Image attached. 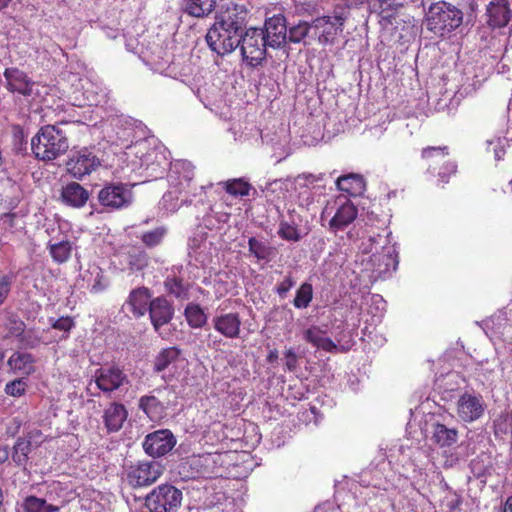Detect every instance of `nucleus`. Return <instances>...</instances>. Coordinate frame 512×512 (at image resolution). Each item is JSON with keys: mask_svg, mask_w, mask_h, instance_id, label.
<instances>
[{"mask_svg": "<svg viewBox=\"0 0 512 512\" xmlns=\"http://www.w3.org/2000/svg\"><path fill=\"white\" fill-rule=\"evenodd\" d=\"M189 255L199 264L206 266L212 262L213 244L207 239L206 234L195 233L188 243Z\"/></svg>", "mask_w": 512, "mask_h": 512, "instance_id": "5701e85b", "label": "nucleus"}, {"mask_svg": "<svg viewBox=\"0 0 512 512\" xmlns=\"http://www.w3.org/2000/svg\"><path fill=\"white\" fill-rule=\"evenodd\" d=\"M227 453H205L193 455L181 463L184 477L213 478L222 475L221 467Z\"/></svg>", "mask_w": 512, "mask_h": 512, "instance_id": "423d86ee", "label": "nucleus"}, {"mask_svg": "<svg viewBox=\"0 0 512 512\" xmlns=\"http://www.w3.org/2000/svg\"><path fill=\"white\" fill-rule=\"evenodd\" d=\"M51 327L55 330L62 332L58 341L66 340L69 338L71 330L75 327V321L70 316H62L58 319L50 318Z\"/></svg>", "mask_w": 512, "mask_h": 512, "instance_id": "864d4df0", "label": "nucleus"}, {"mask_svg": "<svg viewBox=\"0 0 512 512\" xmlns=\"http://www.w3.org/2000/svg\"><path fill=\"white\" fill-rule=\"evenodd\" d=\"M241 317L237 312L220 313L213 317V328L228 339H236L241 332Z\"/></svg>", "mask_w": 512, "mask_h": 512, "instance_id": "4be33fe9", "label": "nucleus"}, {"mask_svg": "<svg viewBox=\"0 0 512 512\" xmlns=\"http://www.w3.org/2000/svg\"><path fill=\"white\" fill-rule=\"evenodd\" d=\"M346 19L347 15L344 10H336L332 15L318 17L311 22L312 33L320 44H334L337 36L344 29Z\"/></svg>", "mask_w": 512, "mask_h": 512, "instance_id": "1a4fd4ad", "label": "nucleus"}, {"mask_svg": "<svg viewBox=\"0 0 512 512\" xmlns=\"http://www.w3.org/2000/svg\"><path fill=\"white\" fill-rule=\"evenodd\" d=\"M295 285V280L293 277L289 274L284 277V279L279 282L275 288L276 293L281 297H286L287 293L291 290L292 287Z\"/></svg>", "mask_w": 512, "mask_h": 512, "instance_id": "680f3d73", "label": "nucleus"}, {"mask_svg": "<svg viewBox=\"0 0 512 512\" xmlns=\"http://www.w3.org/2000/svg\"><path fill=\"white\" fill-rule=\"evenodd\" d=\"M285 367L288 371L293 372L298 367V356L293 348H289L284 352Z\"/></svg>", "mask_w": 512, "mask_h": 512, "instance_id": "0e129e2a", "label": "nucleus"}, {"mask_svg": "<svg viewBox=\"0 0 512 512\" xmlns=\"http://www.w3.org/2000/svg\"><path fill=\"white\" fill-rule=\"evenodd\" d=\"M10 291V280L7 276L0 277V304L4 302Z\"/></svg>", "mask_w": 512, "mask_h": 512, "instance_id": "774afa93", "label": "nucleus"}, {"mask_svg": "<svg viewBox=\"0 0 512 512\" xmlns=\"http://www.w3.org/2000/svg\"><path fill=\"white\" fill-rule=\"evenodd\" d=\"M180 349L177 347H168L162 349L156 356L154 361V370L162 372L172 363H174L180 356Z\"/></svg>", "mask_w": 512, "mask_h": 512, "instance_id": "37998d69", "label": "nucleus"}, {"mask_svg": "<svg viewBox=\"0 0 512 512\" xmlns=\"http://www.w3.org/2000/svg\"><path fill=\"white\" fill-rule=\"evenodd\" d=\"M35 357L26 351H14L7 360L8 371L21 377H28L35 372Z\"/></svg>", "mask_w": 512, "mask_h": 512, "instance_id": "393cba45", "label": "nucleus"}, {"mask_svg": "<svg viewBox=\"0 0 512 512\" xmlns=\"http://www.w3.org/2000/svg\"><path fill=\"white\" fill-rule=\"evenodd\" d=\"M148 256L144 251L134 250L128 255V265L132 271H140L148 265Z\"/></svg>", "mask_w": 512, "mask_h": 512, "instance_id": "bf43d9fd", "label": "nucleus"}, {"mask_svg": "<svg viewBox=\"0 0 512 512\" xmlns=\"http://www.w3.org/2000/svg\"><path fill=\"white\" fill-rule=\"evenodd\" d=\"M145 509L150 512H178L183 500L180 489L171 484H161L144 497Z\"/></svg>", "mask_w": 512, "mask_h": 512, "instance_id": "0eeeda50", "label": "nucleus"}, {"mask_svg": "<svg viewBox=\"0 0 512 512\" xmlns=\"http://www.w3.org/2000/svg\"><path fill=\"white\" fill-rule=\"evenodd\" d=\"M224 188L227 193L235 197L248 196L252 190V186L242 178L224 182Z\"/></svg>", "mask_w": 512, "mask_h": 512, "instance_id": "8fccbe9b", "label": "nucleus"}, {"mask_svg": "<svg viewBox=\"0 0 512 512\" xmlns=\"http://www.w3.org/2000/svg\"><path fill=\"white\" fill-rule=\"evenodd\" d=\"M191 90L203 105L211 110L221 98L220 90L212 83L196 84Z\"/></svg>", "mask_w": 512, "mask_h": 512, "instance_id": "f704fd0d", "label": "nucleus"}, {"mask_svg": "<svg viewBox=\"0 0 512 512\" xmlns=\"http://www.w3.org/2000/svg\"><path fill=\"white\" fill-rule=\"evenodd\" d=\"M166 235L167 228L165 226H159L153 230L142 233L140 239L145 246L152 248L161 244Z\"/></svg>", "mask_w": 512, "mask_h": 512, "instance_id": "5fc2aeb1", "label": "nucleus"}, {"mask_svg": "<svg viewBox=\"0 0 512 512\" xmlns=\"http://www.w3.org/2000/svg\"><path fill=\"white\" fill-rule=\"evenodd\" d=\"M487 23L492 28H504L512 20L508 0H493L486 8Z\"/></svg>", "mask_w": 512, "mask_h": 512, "instance_id": "b1692460", "label": "nucleus"}, {"mask_svg": "<svg viewBox=\"0 0 512 512\" xmlns=\"http://www.w3.org/2000/svg\"><path fill=\"white\" fill-rule=\"evenodd\" d=\"M509 416L508 415H500L498 419L494 421V430L495 434H506L508 431V423Z\"/></svg>", "mask_w": 512, "mask_h": 512, "instance_id": "338daca9", "label": "nucleus"}, {"mask_svg": "<svg viewBox=\"0 0 512 512\" xmlns=\"http://www.w3.org/2000/svg\"><path fill=\"white\" fill-rule=\"evenodd\" d=\"M194 166L186 160H178L171 163L169 167L168 179L172 187L182 188L189 191L193 196L197 195V188L193 185Z\"/></svg>", "mask_w": 512, "mask_h": 512, "instance_id": "f3484780", "label": "nucleus"}, {"mask_svg": "<svg viewBox=\"0 0 512 512\" xmlns=\"http://www.w3.org/2000/svg\"><path fill=\"white\" fill-rule=\"evenodd\" d=\"M264 36L271 48H281L287 42V23L282 14H275L265 20Z\"/></svg>", "mask_w": 512, "mask_h": 512, "instance_id": "412c9836", "label": "nucleus"}, {"mask_svg": "<svg viewBox=\"0 0 512 512\" xmlns=\"http://www.w3.org/2000/svg\"><path fill=\"white\" fill-rule=\"evenodd\" d=\"M432 440L440 447H450L457 442L458 431L449 428L444 424L435 423L432 425Z\"/></svg>", "mask_w": 512, "mask_h": 512, "instance_id": "58836bf2", "label": "nucleus"}, {"mask_svg": "<svg viewBox=\"0 0 512 512\" xmlns=\"http://www.w3.org/2000/svg\"><path fill=\"white\" fill-rule=\"evenodd\" d=\"M323 177H324L323 174L315 175V174H310V173L309 174L304 173V174L298 175V177L296 178V181L300 186L309 188L310 186H313L316 182L322 181Z\"/></svg>", "mask_w": 512, "mask_h": 512, "instance_id": "e2e57ef3", "label": "nucleus"}, {"mask_svg": "<svg viewBox=\"0 0 512 512\" xmlns=\"http://www.w3.org/2000/svg\"><path fill=\"white\" fill-rule=\"evenodd\" d=\"M248 21V10L244 5L228 3L222 5L215 16V24L242 34Z\"/></svg>", "mask_w": 512, "mask_h": 512, "instance_id": "ddd939ff", "label": "nucleus"}, {"mask_svg": "<svg viewBox=\"0 0 512 512\" xmlns=\"http://www.w3.org/2000/svg\"><path fill=\"white\" fill-rule=\"evenodd\" d=\"M304 339L317 349L326 352H334L337 350V345L326 336V332L317 326H312L304 332Z\"/></svg>", "mask_w": 512, "mask_h": 512, "instance_id": "473e14b6", "label": "nucleus"}, {"mask_svg": "<svg viewBox=\"0 0 512 512\" xmlns=\"http://www.w3.org/2000/svg\"><path fill=\"white\" fill-rule=\"evenodd\" d=\"M102 211H115L129 207L133 202V193L128 185L123 183L106 184L97 195Z\"/></svg>", "mask_w": 512, "mask_h": 512, "instance_id": "9d476101", "label": "nucleus"}, {"mask_svg": "<svg viewBox=\"0 0 512 512\" xmlns=\"http://www.w3.org/2000/svg\"><path fill=\"white\" fill-rule=\"evenodd\" d=\"M248 248L250 254L258 261L269 262L275 255V249L267 241L255 237L248 239Z\"/></svg>", "mask_w": 512, "mask_h": 512, "instance_id": "a19ab883", "label": "nucleus"}, {"mask_svg": "<svg viewBox=\"0 0 512 512\" xmlns=\"http://www.w3.org/2000/svg\"><path fill=\"white\" fill-rule=\"evenodd\" d=\"M17 342L21 349H35L44 343L40 331L35 328H25Z\"/></svg>", "mask_w": 512, "mask_h": 512, "instance_id": "49530a36", "label": "nucleus"}, {"mask_svg": "<svg viewBox=\"0 0 512 512\" xmlns=\"http://www.w3.org/2000/svg\"><path fill=\"white\" fill-rule=\"evenodd\" d=\"M337 188L349 196H360L365 191V180L362 175L350 173L336 180Z\"/></svg>", "mask_w": 512, "mask_h": 512, "instance_id": "2f4dec72", "label": "nucleus"}, {"mask_svg": "<svg viewBox=\"0 0 512 512\" xmlns=\"http://www.w3.org/2000/svg\"><path fill=\"white\" fill-rule=\"evenodd\" d=\"M208 47L217 55H226L234 51L240 44L241 35L217 24L208 29L205 36Z\"/></svg>", "mask_w": 512, "mask_h": 512, "instance_id": "9b49d317", "label": "nucleus"}, {"mask_svg": "<svg viewBox=\"0 0 512 512\" xmlns=\"http://www.w3.org/2000/svg\"><path fill=\"white\" fill-rule=\"evenodd\" d=\"M189 191H184L182 188L172 187L163 195L161 200L162 208L169 212H176L182 205L191 203Z\"/></svg>", "mask_w": 512, "mask_h": 512, "instance_id": "7c9ffc66", "label": "nucleus"}, {"mask_svg": "<svg viewBox=\"0 0 512 512\" xmlns=\"http://www.w3.org/2000/svg\"><path fill=\"white\" fill-rule=\"evenodd\" d=\"M289 219H285L283 215H281V219L279 222L278 235L280 238L286 241H299L301 236L298 231V223L297 219L299 216L295 214L294 211L288 210Z\"/></svg>", "mask_w": 512, "mask_h": 512, "instance_id": "4c0bfd02", "label": "nucleus"}, {"mask_svg": "<svg viewBox=\"0 0 512 512\" xmlns=\"http://www.w3.org/2000/svg\"><path fill=\"white\" fill-rule=\"evenodd\" d=\"M139 408L152 421L161 420L165 416V406L153 395L142 396L139 400Z\"/></svg>", "mask_w": 512, "mask_h": 512, "instance_id": "ea45409f", "label": "nucleus"}, {"mask_svg": "<svg viewBox=\"0 0 512 512\" xmlns=\"http://www.w3.org/2000/svg\"><path fill=\"white\" fill-rule=\"evenodd\" d=\"M243 60L250 66L260 65L266 58L269 47L262 28L251 27L241 34L239 46Z\"/></svg>", "mask_w": 512, "mask_h": 512, "instance_id": "6e6552de", "label": "nucleus"}, {"mask_svg": "<svg viewBox=\"0 0 512 512\" xmlns=\"http://www.w3.org/2000/svg\"><path fill=\"white\" fill-rule=\"evenodd\" d=\"M286 191L287 183L282 179H275L271 182H268L263 189L265 196L271 200H273V195H275V198H284Z\"/></svg>", "mask_w": 512, "mask_h": 512, "instance_id": "4d7b16f0", "label": "nucleus"}, {"mask_svg": "<svg viewBox=\"0 0 512 512\" xmlns=\"http://www.w3.org/2000/svg\"><path fill=\"white\" fill-rule=\"evenodd\" d=\"M448 155L446 146L427 147L422 150V158L429 161L428 172L434 174L436 168L432 164L442 161Z\"/></svg>", "mask_w": 512, "mask_h": 512, "instance_id": "de8ad7c7", "label": "nucleus"}, {"mask_svg": "<svg viewBox=\"0 0 512 512\" xmlns=\"http://www.w3.org/2000/svg\"><path fill=\"white\" fill-rule=\"evenodd\" d=\"M184 315L189 326L192 328H201L207 322V316L198 304H188L185 308Z\"/></svg>", "mask_w": 512, "mask_h": 512, "instance_id": "a18cd8bd", "label": "nucleus"}, {"mask_svg": "<svg viewBox=\"0 0 512 512\" xmlns=\"http://www.w3.org/2000/svg\"><path fill=\"white\" fill-rule=\"evenodd\" d=\"M67 121H58L53 125H45L31 140L32 152L37 159L51 161L66 153L69 148L68 138L61 125Z\"/></svg>", "mask_w": 512, "mask_h": 512, "instance_id": "f03ea898", "label": "nucleus"}, {"mask_svg": "<svg viewBox=\"0 0 512 512\" xmlns=\"http://www.w3.org/2000/svg\"><path fill=\"white\" fill-rule=\"evenodd\" d=\"M356 206L345 196L327 201L321 213L322 225L328 223L329 230L334 233L344 230L357 218Z\"/></svg>", "mask_w": 512, "mask_h": 512, "instance_id": "39448f33", "label": "nucleus"}, {"mask_svg": "<svg viewBox=\"0 0 512 512\" xmlns=\"http://www.w3.org/2000/svg\"><path fill=\"white\" fill-rule=\"evenodd\" d=\"M487 151L493 152L495 160H501L505 155L504 142L501 139L487 141Z\"/></svg>", "mask_w": 512, "mask_h": 512, "instance_id": "052dcab7", "label": "nucleus"}, {"mask_svg": "<svg viewBox=\"0 0 512 512\" xmlns=\"http://www.w3.org/2000/svg\"><path fill=\"white\" fill-rule=\"evenodd\" d=\"M312 299L313 287L310 283L305 282L297 289L293 305L297 309H305L310 305Z\"/></svg>", "mask_w": 512, "mask_h": 512, "instance_id": "09e8293b", "label": "nucleus"}, {"mask_svg": "<svg viewBox=\"0 0 512 512\" xmlns=\"http://www.w3.org/2000/svg\"><path fill=\"white\" fill-rule=\"evenodd\" d=\"M126 149L125 154L127 156L134 154L140 159V167H143L151 178H161L171 165L164 148L148 149L145 140L136 141L133 145L127 146Z\"/></svg>", "mask_w": 512, "mask_h": 512, "instance_id": "20e7f679", "label": "nucleus"}, {"mask_svg": "<svg viewBox=\"0 0 512 512\" xmlns=\"http://www.w3.org/2000/svg\"><path fill=\"white\" fill-rule=\"evenodd\" d=\"M151 294L148 288L140 287L130 292L125 305L135 317L143 316L149 309Z\"/></svg>", "mask_w": 512, "mask_h": 512, "instance_id": "cd10ccee", "label": "nucleus"}, {"mask_svg": "<svg viewBox=\"0 0 512 512\" xmlns=\"http://www.w3.org/2000/svg\"><path fill=\"white\" fill-rule=\"evenodd\" d=\"M31 452V442L25 438H19L14 447L12 459L18 465H25Z\"/></svg>", "mask_w": 512, "mask_h": 512, "instance_id": "3c124183", "label": "nucleus"}, {"mask_svg": "<svg viewBox=\"0 0 512 512\" xmlns=\"http://www.w3.org/2000/svg\"><path fill=\"white\" fill-rule=\"evenodd\" d=\"M312 31L311 24L306 21H300L287 29V40L291 43H301Z\"/></svg>", "mask_w": 512, "mask_h": 512, "instance_id": "603ef678", "label": "nucleus"}, {"mask_svg": "<svg viewBox=\"0 0 512 512\" xmlns=\"http://www.w3.org/2000/svg\"><path fill=\"white\" fill-rule=\"evenodd\" d=\"M127 416L128 412L123 404L116 402L110 404L103 414V422L107 431L110 433L119 431Z\"/></svg>", "mask_w": 512, "mask_h": 512, "instance_id": "c85d7f7f", "label": "nucleus"}, {"mask_svg": "<svg viewBox=\"0 0 512 512\" xmlns=\"http://www.w3.org/2000/svg\"><path fill=\"white\" fill-rule=\"evenodd\" d=\"M167 292L177 299L184 300L189 298V285L184 283L181 278L169 276L164 282Z\"/></svg>", "mask_w": 512, "mask_h": 512, "instance_id": "c03bdc74", "label": "nucleus"}, {"mask_svg": "<svg viewBox=\"0 0 512 512\" xmlns=\"http://www.w3.org/2000/svg\"><path fill=\"white\" fill-rule=\"evenodd\" d=\"M383 238L370 237L368 244L362 243L363 251L371 253L366 260V270L370 271V278L377 280L386 278L396 270L398 265V256L393 246L382 245Z\"/></svg>", "mask_w": 512, "mask_h": 512, "instance_id": "7ed1b4c3", "label": "nucleus"}, {"mask_svg": "<svg viewBox=\"0 0 512 512\" xmlns=\"http://www.w3.org/2000/svg\"><path fill=\"white\" fill-rule=\"evenodd\" d=\"M25 226V214L21 211L9 212L0 217V228L6 234H21L24 231Z\"/></svg>", "mask_w": 512, "mask_h": 512, "instance_id": "c9c22d12", "label": "nucleus"}, {"mask_svg": "<svg viewBox=\"0 0 512 512\" xmlns=\"http://www.w3.org/2000/svg\"><path fill=\"white\" fill-rule=\"evenodd\" d=\"M28 381L26 377L18 378L6 383L4 391L8 396L19 398L26 393Z\"/></svg>", "mask_w": 512, "mask_h": 512, "instance_id": "6e6d98bb", "label": "nucleus"}, {"mask_svg": "<svg viewBox=\"0 0 512 512\" xmlns=\"http://www.w3.org/2000/svg\"><path fill=\"white\" fill-rule=\"evenodd\" d=\"M8 89L23 96H31L35 83L23 71L17 68H7L4 72Z\"/></svg>", "mask_w": 512, "mask_h": 512, "instance_id": "a878e982", "label": "nucleus"}, {"mask_svg": "<svg viewBox=\"0 0 512 512\" xmlns=\"http://www.w3.org/2000/svg\"><path fill=\"white\" fill-rule=\"evenodd\" d=\"M100 164L101 161L98 156L91 149L84 147L72 151L66 162V168L73 178L82 180L95 171Z\"/></svg>", "mask_w": 512, "mask_h": 512, "instance_id": "f8f14e48", "label": "nucleus"}, {"mask_svg": "<svg viewBox=\"0 0 512 512\" xmlns=\"http://www.w3.org/2000/svg\"><path fill=\"white\" fill-rule=\"evenodd\" d=\"M176 443L177 440L170 430L160 429L145 436L143 449L149 456L157 458L169 453Z\"/></svg>", "mask_w": 512, "mask_h": 512, "instance_id": "dca6fc26", "label": "nucleus"}, {"mask_svg": "<svg viewBox=\"0 0 512 512\" xmlns=\"http://www.w3.org/2000/svg\"><path fill=\"white\" fill-rule=\"evenodd\" d=\"M163 473V467L156 461L139 462L126 470V480L132 487H144L155 483Z\"/></svg>", "mask_w": 512, "mask_h": 512, "instance_id": "4468645a", "label": "nucleus"}, {"mask_svg": "<svg viewBox=\"0 0 512 512\" xmlns=\"http://www.w3.org/2000/svg\"><path fill=\"white\" fill-rule=\"evenodd\" d=\"M48 499L50 496L37 497L35 495H27L23 497L18 506L23 512H59L60 506L50 503Z\"/></svg>", "mask_w": 512, "mask_h": 512, "instance_id": "c756f323", "label": "nucleus"}, {"mask_svg": "<svg viewBox=\"0 0 512 512\" xmlns=\"http://www.w3.org/2000/svg\"><path fill=\"white\" fill-rule=\"evenodd\" d=\"M60 199L67 206L81 208L89 200V192L79 183L70 182L62 187Z\"/></svg>", "mask_w": 512, "mask_h": 512, "instance_id": "bb28decb", "label": "nucleus"}, {"mask_svg": "<svg viewBox=\"0 0 512 512\" xmlns=\"http://www.w3.org/2000/svg\"><path fill=\"white\" fill-rule=\"evenodd\" d=\"M149 316L153 327L161 337H166L169 333L163 329L168 324L174 315V308L163 297H157L150 302Z\"/></svg>", "mask_w": 512, "mask_h": 512, "instance_id": "aec40b11", "label": "nucleus"}, {"mask_svg": "<svg viewBox=\"0 0 512 512\" xmlns=\"http://www.w3.org/2000/svg\"><path fill=\"white\" fill-rule=\"evenodd\" d=\"M82 279L92 293L104 291L108 286V280L104 277L102 269L93 264L82 274Z\"/></svg>", "mask_w": 512, "mask_h": 512, "instance_id": "e433bc0d", "label": "nucleus"}, {"mask_svg": "<svg viewBox=\"0 0 512 512\" xmlns=\"http://www.w3.org/2000/svg\"><path fill=\"white\" fill-rule=\"evenodd\" d=\"M141 59L154 72L177 79L175 72V63H172L170 56L161 46L154 45L141 51Z\"/></svg>", "mask_w": 512, "mask_h": 512, "instance_id": "2eb2a0df", "label": "nucleus"}, {"mask_svg": "<svg viewBox=\"0 0 512 512\" xmlns=\"http://www.w3.org/2000/svg\"><path fill=\"white\" fill-rule=\"evenodd\" d=\"M456 169H457V166L454 162L445 163L438 173L440 180L443 183H447L449 176L452 174H455Z\"/></svg>", "mask_w": 512, "mask_h": 512, "instance_id": "69168bd1", "label": "nucleus"}, {"mask_svg": "<svg viewBox=\"0 0 512 512\" xmlns=\"http://www.w3.org/2000/svg\"><path fill=\"white\" fill-rule=\"evenodd\" d=\"M464 13L457 6L438 1L432 3L425 13L424 23L436 37L446 39L463 23Z\"/></svg>", "mask_w": 512, "mask_h": 512, "instance_id": "f257e3e1", "label": "nucleus"}, {"mask_svg": "<svg viewBox=\"0 0 512 512\" xmlns=\"http://www.w3.org/2000/svg\"><path fill=\"white\" fill-rule=\"evenodd\" d=\"M485 410L483 397L479 394L465 392L457 401V415L467 423L474 422L482 417Z\"/></svg>", "mask_w": 512, "mask_h": 512, "instance_id": "6ab92c4d", "label": "nucleus"}, {"mask_svg": "<svg viewBox=\"0 0 512 512\" xmlns=\"http://www.w3.org/2000/svg\"><path fill=\"white\" fill-rule=\"evenodd\" d=\"M217 5V0H183L182 9L189 16L196 18L208 17Z\"/></svg>", "mask_w": 512, "mask_h": 512, "instance_id": "72a5a7b5", "label": "nucleus"}, {"mask_svg": "<svg viewBox=\"0 0 512 512\" xmlns=\"http://www.w3.org/2000/svg\"><path fill=\"white\" fill-rule=\"evenodd\" d=\"M25 328L26 324L21 319L16 317L9 318L5 326V338H13L18 340L21 334L24 332Z\"/></svg>", "mask_w": 512, "mask_h": 512, "instance_id": "13d9d810", "label": "nucleus"}, {"mask_svg": "<svg viewBox=\"0 0 512 512\" xmlns=\"http://www.w3.org/2000/svg\"><path fill=\"white\" fill-rule=\"evenodd\" d=\"M95 383L103 393H111L128 383L127 375L117 366H105L95 371Z\"/></svg>", "mask_w": 512, "mask_h": 512, "instance_id": "a211bd4d", "label": "nucleus"}, {"mask_svg": "<svg viewBox=\"0 0 512 512\" xmlns=\"http://www.w3.org/2000/svg\"><path fill=\"white\" fill-rule=\"evenodd\" d=\"M49 253L54 262L62 264L67 262L72 253V244L68 240L59 241L57 243H48Z\"/></svg>", "mask_w": 512, "mask_h": 512, "instance_id": "79ce46f5", "label": "nucleus"}]
</instances>
